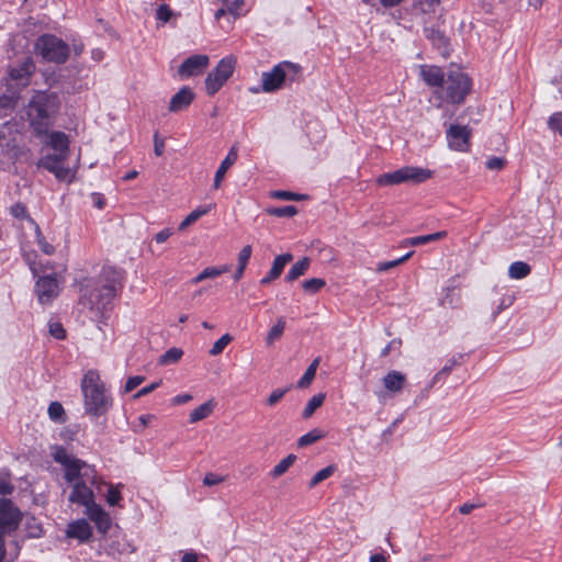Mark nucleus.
<instances>
[{"label":"nucleus","mask_w":562,"mask_h":562,"mask_svg":"<svg viewBox=\"0 0 562 562\" xmlns=\"http://www.w3.org/2000/svg\"><path fill=\"white\" fill-rule=\"evenodd\" d=\"M122 288V273L113 267H103L98 277L86 279L80 286L79 304L92 317H101Z\"/></svg>","instance_id":"1"},{"label":"nucleus","mask_w":562,"mask_h":562,"mask_svg":"<svg viewBox=\"0 0 562 562\" xmlns=\"http://www.w3.org/2000/svg\"><path fill=\"white\" fill-rule=\"evenodd\" d=\"M60 108V100L55 92L36 91L24 108L29 128L36 138L47 135L54 126Z\"/></svg>","instance_id":"2"},{"label":"nucleus","mask_w":562,"mask_h":562,"mask_svg":"<svg viewBox=\"0 0 562 562\" xmlns=\"http://www.w3.org/2000/svg\"><path fill=\"white\" fill-rule=\"evenodd\" d=\"M85 413L92 417L104 415L113 405V398L106 391L100 374L89 370L81 380Z\"/></svg>","instance_id":"3"},{"label":"nucleus","mask_w":562,"mask_h":562,"mask_svg":"<svg viewBox=\"0 0 562 562\" xmlns=\"http://www.w3.org/2000/svg\"><path fill=\"white\" fill-rule=\"evenodd\" d=\"M23 124L15 119L0 123V167L9 170L25 153L22 144Z\"/></svg>","instance_id":"4"},{"label":"nucleus","mask_w":562,"mask_h":562,"mask_svg":"<svg viewBox=\"0 0 562 562\" xmlns=\"http://www.w3.org/2000/svg\"><path fill=\"white\" fill-rule=\"evenodd\" d=\"M54 460L64 467V477L68 483L74 481L85 482L90 485H98L99 479L94 467L87 462L68 454L64 447L57 446L53 452Z\"/></svg>","instance_id":"5"},{"label":"nucleus","mask_w":562,"mask_h":562,"mask_svg":"<svg viewBox=\"0 0 562 562\" xmlns=\"http://www.w3.org/2000/svg\"><path fill=\"white\" fill-rule=\"evenodd\" d=\"M440 89V98L443 101L452 104H459L464 101L467 94L470 92L471 80L467 74L459 69L450 70Z\"/></svg>","instance_id":"6"},{"label":"nucleus","mask_w":562,"mask_h":562,"mask_svg":"<svg viewBox=\"0 0 562 562\" xmlns=\"http://www.w3.org/2000/svg\"><path fill=\"white\" fill-rule=\"evenodd\" d=\"M34 48L43 59L55 64H64L70 54L69 45L52 34L40 36L35 42Z\"/></svg>","instance_id":"7"},{"label":"nucleus","mask_w":562,"mask_h":562,"mask_svg":"<svg viewBox=\"0 0 562 562\" xmlns=\"http://www.w3.org/2000/svg\"><path fill=\"white\" fill-rule=\"evenodd\" d=\"M432 171L422 167L405 166L395 171L381 175L376 182L379 186H394L401 183L418 184L431 178Z\"/></svg>","instance_id":"8"},{"label":"nucleus","mask_w":562,"mask_h":562,"mask_svg":"<svg viewBox=\"0 0 562 562\" xmlns=\"http://www.w3.org/2000/svg\"><path fill=\"white\" fill-rule=\"evenodd\" d=\"M300 71V65L290 61H281L276 65L271 71L262 74V90L265 92H273L280 89L286 79L290 81L294 80Z\"/></svg>","instance_id":"9"},{"label":"nucleus","mask_w":562,"mask_h":562,"mask_svg":"<svg viewBox=\"0 0 562 562\" xmlns=\"http://www.w3.org/2000/svg\"><path fill=\"white\" fill-rule=\"evenodd\" d=\"M236 59L232 56L222 58L216 67L207 75L205 79L206 92L210 95L215 94L223 85L233 75Z\"/></svg>","instance_id":"10"},{"label":"nucleus","mask_w":562,"mask_h":562,"mask_svg":"<svg viewBox=\"0 0 562 562\" xmlns=\"http://www.w3.org/2000/svg\"><path fill=\"white\" fill-rule=\"evenodd\" d=\"M21 510L7 498H0V537L14 532L22 520Z\"/></svg>","instance_id":"11"},{"label":"nucleus","mask_w":562,"mask_h":562,"mask_svg":"<svg viewBox=\"0 0 562 562\" xmlns=\"http://www.w3.org/2000/svg\"><path fill=\"white\" fill-rule=\"evenodd\" d=\"M407 383L406 375L397 370H390L383 378L382 384L385 389L384 392H376L380 402H385L389 396H394L404 390Z\"/></svg>","instance_id":"12"},{"label":"nucleus","mask_w":562,"mask_h":562,"mask_svg":"<svg viewBox=\"0 0 562 562\" xmlns=\"http://www.w3.org/2000/svg\"><path fill=\"white\" fill-rule=\"evenodd\" d=\"M67 157L64 154H47L40 159L38 167L54 173L58 180H66L70 176V169L65 166Z\"/></svg>","instance_id":"13"},{"label":"nucleus","mask_w":562,"mask_h":562,"mask_svg":"<svg viewBox=\"0 0 562 562\" xmlns=\"http://www.w3.org/2000/svg\"><path fill=\"white\" fill-rule=\"evenodd\" d=\"M209 63L210 59L206 55H192L179 66L178 75L182 79L199 76L206 69Z\"/></svg>","instance_id":"14"},{"label":"nucleus","mask_w":562,"mask_h":562,"mask_svg":"<svg viewBox=\"0 0 562 562\" xmlns=\"http://www.w3.org/2000/svg\"><path fill=\"white\" fill-rule=\"evenodd\" d=\"M35 293L40 303L46 304L52 302L59 293V285L54 276L41 277L35 284Z\"/></svg>","instance_id":"15"},{"label":"nucleus","mask_w":562,"mask_h":562,"mask_svg":"<svg viewBox=\"0 0 562 562\" xmlns=\"http://www.w3.org/2000/svg\"><path fill=\"white\" fill-rule=\"evenodd\" d=\"M471 135V131L467 126H462L459 124L450 125L447 131V139L449 146L456 150H467L469 147V138Z\"/></svg>","instance_id":"16"},{"label":"nucleus","mask_w":562,"mask_h":562,"mask_svg":"<svg viewBox=\"0 0 562 562\" xmlns=\"http://www.w3.org/2000/svg\"><path fill=\"white\" fill-rule=\"evenodd\" d=\"M85 507V514L95 524L98 531L105 533L111 527L109 514L94 501Z\"/></svg>","instance_id":"17"},{"label":"nucleus","mask_w":562,"mask_h":562,"mask_svg":"<svg viewBox=\"0 0 562 562\" xmlns=\"http://www.w3.org/2000/svg\"><path fill=\"white\" fill-rule=\"evenodd\" d=\"M71 484L72 491L68 497L70 503L86 506L94 501V494L87 483L74 481Z\"/></svg>","instance_id":"18"},{"label":"nucleus","mask_w":562,"mask_h":562,"mask_svg":"<svg viewBox=\"0 0 562 562\" xmlns=\"http://www.w3.org/2000/svg\"><path fill=\"white\" fill-rule=\"evenodd\" d=\"M41 139H43L46 145L56 150V154H64V156H68L69 139L64 132L48 131L47 135H44Z\"/></svg>","instance_id":"19"},{"label":"nucleus","mask_w":562,"mask_h":562,"mask_svg":"<svg viewBox=\"0 0 562 562\" xmlns=\"http://www.w3.org/2000/svg\"><path fill=\"white\" fill-rule=\"evenodd\" d=\"M34 68L35 66L32 59L24 58L18 66L10 68L9 76L12 80L25 86L30 76L33 74Z\"/></svg>","instance_id":"20"},{"label":"nucleus","mask_w":562,"mask_h":562,"mask_svg":"<svg viewBox=\"0 0 562 562\" xmlns=\"http://www.w3.org/2000/svg\"><path fill=\"white\" fill-rule=\"evenodd\" d=\"M194 93L189 87L181 88L170 100L169 111L180 112L186 110L193 101Z\"/></svg>","instance_id":"21"},{"label":"nucleus","mask_w":562,"mask_h":562,"mask_svg":"<svg viewBox=\"0 0 562 562\" xmlns=\"http://www.w3.org/2000/svg\"><path fill=\"white\" fill-rule=\"evenodd\" d=\"M66 533L67 537L75 538L83 542L92 537V528L86 519H78L68 524Z\"/></svg>","instance_id":"22"},{"label":"nucleus","mask_w":562,"mask_h":562,"mask_svg":"<svg viewBox=\"0 0 562 562\" xmlns=\"http://www.w3.org/2000/svg\"><path fill=\"white\" fill-rule=\"evenodd\" d=\"M292 259H293V256L290 252L277 256L274 258V260L272 262V267L269 270V272L267 273V276L260 280V284L267 285L270 282H272L273 280L278 279L281 276L286 263L292 261Z\"/></svg>","instance_id":"23"},{"label":"nucleus","mask_w":562,"mask_h":562,"mask_svg":"<svg viewBox=\"0 0 562 562\" xmlns=\"http://www.w3.org/2000/svg\"><path fill=\"white\" fill-rule=\"evenodd\" d=\"M420 76L427 85L436 88H441L446 80L441 69L437 66H420Z\"/></svg>","instance_id":"24"},{"label":"nucleus","mask_w":562,"mask_h":562,"mask_svg":"<svg viewBox=\"0 0 562 562\" xmlns=\"http://www.w3.org/2000/svg\"><path fill=\"white\" fill-rule=\"evenodd\" d=\"M237 160V151L235 148H231L226 157L222 160L218 169L215 172L214 177V189H218L221 187L222 180L224 179L227 170L236 162Z\"/></svg>","instance_id":"25"},{"label":"nucleus","mask_w":562,"mask_h":562,"mask_svg":"<svg viewBox=\"0 0 562 562\" xmlns=\"http://www.w3.org/2000/svg\"><path fill=\"white\" fill-rule=\"evenodd\" d=\"M446 235H447V233L445 231H441V232H437L434 234L411 237V238L404 239L402 241L401 246H403V247L404 246H420V245H425L430 241L439 240V239L443 238Z\"/></svg>","instance_id":"26"},{"label":"nucleus","mask_w":562,"mask_h":562,"mask_svg":"<svg viewBox=\"0 0 562 562\" xmlns=\"http://www.w3.org/2000/svg\"><path fill=\"white\" fill-rule=\"evenodd\" d=\"M310 265L311 260L307 257H304L297 262H295L286 273L285 281L293 282L297 280L301 276H304L305 272L308 270Z\"/></svg>","instance_id":"27"},{"label":"nucleus","mask_w":562,"mask_h":562,"mask_svg":"<svg viewBox=\"0 0 562 562\" xmlns=\"http://www.w3.org/2000/svg\"><path fill=\"white\" fill-rule=\"evenodd\" d=\"M214 407H215V403L212 400L198 406L190 413V416H189L190 423H192V424L198 423V422L206 418L207 416H210L212 414Z\"/></svg>","instance_id":"28"},{"label":"nucleus","mask_w":562,"mask_h":562,"mask_svg":"<svg viewBox=\"0 0 562 562\" xmlns=\"http://www.w3.org/2000/svg\"><path fill=\"white\" fill-rule=\"evenodd\" d=\"M231 266L228 265H224L222 267H207L192 279V283H199L205 279L220 277L221 274L228 272Z\"/></svg>","instance_id":"29"},{"label":"nucleus","mask_w":562,"mask_h":562,"mask_svg":"<svg viewBox=\"0 0 562 562\" xmlns=\"http://www.w3.org/2000/svg\"><path fill=\"white\" fill-rule=\"evenodd\" d=\"M19 95L15 92L0 95V117L11 113L18 104Z\"/></svg>","instance_id":"30"},{"label":"nucleus","mask_w":562,"mask_h":562,"mask_svg":"<svg viewBox=\"0 0 562 562\" xmlns=\"http://www.w3.org/2000/svg\"><path fill=\"white\" fill-rule=\"evenodd\" d=\"M319 362H321V358L319 357L315 358L311 362V364L307 367V369L304 372V374L302 375V378L297 381L296 386L299 389H305V387L311 385V383L315 379L316 370H317V368L319 366Z\"/></svg>","instance_id":"31"},{"label":"nucleus","mask_w":562,"mask_h":562,"mask_svg":"<svg viewBox=\"0 0 562 562\" xmlns=\"http://www.w3.org/2000/svg\"><path fill=\"white\" fill-rule=\"evenodd\" d=\"M531 268L524 261H515L508 268V276L510 279L519 280L530 274Z\"/></svg>","instance_id":"32"},{"label":"nucleus","mask_w":562,"mask_h":562,"mask_svg":"<svg viewBox=\"0 0 562 562\" xmlns=\"http://www.w3.org/2000/svg\"><path fill=\"white\" fill-rule=\"evenodd\" d=\"M211 210V205L200 206L193 210L179 225L180 231H184L187 227L196 222L201 216L207 214Z\"/></svg>","instance_id":"33"},{"label":"nucleus","mask_w":562,"mask_h":562,"mask_svg":"<svg viewBox=\"0 0 562 562\" xmlns=\"http://www.w3.org/2000/svg\"><path fill=\"white\" fill-rule=\"evenodd\" d=\"M326 395L324 393H318L314 395L306 404L305 408L303 409L302 417L307 419L312 417V415L315 413L317 408H319L324 401Z\"/></svg>","instance_id":"34"},{"label":"nucleus","mask_w":562,"mask_h":562,"mask_svg":"<svg viewBox=\"0 0 562 562\" xmlns=\"http://www.w3.org/2000/svg\"><path fill=\"white\" fill-rule=\"evenodd\" d=\"M285 328V318L283 316L279 317L277 323L270 328L266 342L267 345H272L276 340L280 339L283 335Z\"/></svg>","instance_id":"35"},{"label":"nucleus","mask_w":562,"mask_h":562,"mask_svg":"<svg viewBox=\"0 0 562 562\" xmlns=\"http://www.w3.org/2000/svg\"><path fill=\"white\" fill-rule=\"evenodd\" d=\"M325 437V432L322 431L321 429H312L311 431H308L307 434L303 435L302 437L299 438L297 440V446L299 447H306L308 445H312L318 440H321L322 438Z\"/></svg>","instance_id":"36"},{"label":"nucleus","mask_w":562,"mask_h":562,"mask_svg":"<svg viewBox=\"0 0 562 562\" xmlns=\"http://www.w3.org/2000/svg\"><path fill=\"white\" fill-rule=\"evenodd\" d=\"M296 460V457L294 454H289L284 459H282L278 464L274 465V468L271 471L272 477H279L282 474H284L289 468L294 463Z\"/></svg>","instance_id":"37"},{"label":"nucleus","mask_w":562,"mask_h":562,"mask_svg":"<svg viewBox=\"0 0 562 562\" xmlns=\"http://www.w3.org/2000/svg\"><path fill=\"white\" fill-rule=\"evenodd\" d=\"M182 355V349L176 347L170 348L160 356L159 363L164 366L176 363L181 359Z\"/></svg>","instance_id":"38"},{"label":"nucleus","mask_w":562,"mask_h":562,"mask_svg":"<svg viewBox=\"0 0 562 562\" xmlns=\"http://www.w3.org/2000/svg\"><path fill=\"white\" fill-rule=\"evenodd\" d=\"M335 470H336V465L330 464V465H327L326 468L319 470L318 472H316L310 481V484H308L310 487L313 488L316 485H318L321 482H323L326 479H328L329 476H331L333 473L335 472Z\"/></svg>","instance_id":"39"},{"label":"nucleus","mask_w":562,"mask_h":562,"mask_svg":"<svg viewBox=\"0 0 562 562\" xmlns=\"http://www.w3.org/2000/svg\"><path fill=\"white\" fill-rule=\"evenodd\" d=\"M267 213L277 217H292L297 214V209L294 205H285L280 207H270Z\"/></svg>","instance_id":"40"},{"label":"nucleus","mask_w":562,"mask_h":562,"mask_svg":"<svg viewBox=\"0 0 562 562\" xmlns=\"http://www.w3.org/2000/svg\"><path fill=\"white\" fill-rule=\"evenodd\" d=\"M325 285H326V282L322 278H312V279L305 280L302 283V288L307 293H316L321 289H323Z\"/></svg>","instance_id":"41"},{"label":"nucleus","mask_w":562,"mask_h":562,"mask_svg":"<svg viewBox=\"0 0 562 562\" xmlns=\"http://www.w3.org/2000/svg\"><path fill=\"white\" fill-rule=\"evenodd\" d=\"M48 416L54 422H63L65 409L59 402H52L48 406Z\"/></svg>","instance_id":"42"},{"label":"nucleus","mask_w":562,"mask_h":562,"mask_svg":"<svg viewBox=\"0 0 562 562\" xmlns=\"http://www.w3.org/2000/svg\"><path fill=\"white\" fill-rule=\"evenodd\" d=\"M270 195L274 199L283 200V201H301L305 198L303 194L294 193L291 191L284 190H276L270 193Z\"/></svg>","instance_id":"43"},{"label":"nucleus","mask_w":562,"mask_h":562,"mask_svg":"<svg viewBox=\"0 0 562 562\" xmlns=\"http://www.w3.org/2000/svg\"><path fill=\"white\" fill-rule=\"evenodd\" d=\"M232 341V336L229 334L223 335L220 339H217L212 348L210 349L211 356H217L223 352L226 346Z\"/></svg>","instance_id":"44"},{"label":"nucleus","mask_w":562,"mask_h":562,"mask_svg":"<svg viewBox=\"0 0 562 562\" xmlns=\"http://www.w3.org/2000/svg\"><path fill=\"white\" fill-rule=\"evenodd\" d=\"M413 254H414V251H409L398 259L381 262L378 265V271L383 272V271H387L392 268H395V267L400 266L401 263L405 262L407 259H409Z\"/></svg>","instance_id":"45"},{"label":"nucleus","mask_w":562,"mask_h":562,"mask_svg":"<svg viewBox=\"0 0 562 562\" xmlns=\"http://www.w3.org/2000/svg\"><path fill=\"white\" fill-rule=\"evenodd\" d=\"M10 214L18 218V220H29V221H32V218L30 217L29 213H27V209L26 206L21 203V202H18V203H14L11 207H10Z\"/></svg>","instance_id":"46"},{"label":"nucleus","mask_w":562,"mask_h":562,"mask_svg":"<svg viewBox=\"0 0 562 562\" xmlns=\"http://www.w3.org/2000/svg\"><path fill=\"white\" fill-rule=\"evenodd\" d=\"M291 386H288L285 389H277L270 393V395L267 398V405L272 407L277 405L283 396L290 391Z\"/></svg>","instance_id":"47"},{"label":"nucleus","mask_w":562,"mask_h":562,"mask_svg":"<svg viewBox=\"0 0 562 562\" xmlns=\"http://www.w3.org/2000/svg\"><path fill=\"white\" fill-rule=\"evenodd\" d=\"M119 486H122L119 484L117 486L109 485L108 494H106V502L110 506L119 505L120 501L122 499L121 492L119 490Z\"/></svg>","instance_id":"48"},{"label":"nucleus","mask_w":562,"mask_h":562,"mask_svg":"<svg viewBox=\"0 0 562 562\" xmlns=\"http://www.w3.org/2000/svg\"><path fill=\"white\" fill-rule=\"evenodd\" d=\"M549 127L562 136V112L553 113L548 121Z\"/></svg>","instance_id":"49"},{"label":"nucleus","mask_w":562,"mask_h":562,"mask_svg":"<svg viewBox=\"0 0 562 562\" xmlns=\"http://www.w3.org/2000/svg\"><path fill=\"white\" fill-rule=\"evenodd\" d=\"M49 334L56 339H64L66 337V330L63 325L58 322H50L48 324Z\"/></svg>","instance_id":"50"},{"label":"nucleus","mask_w":562,"mask_h":562,"mask_svg":"<svg viewBox=\"0 0 562 562\" xmlns=\"http://www.w3.org/2000/svg\"><path fill=\"white\" fill-rule=\"evenodd\" d=\"M251 252H252V249H251L250 245L244 246L238 254V258H237L238 266L246 268L247 263L251 257Z\"/></svg>","instance_id":"51"},{"label":"nucleus","mask_w":562,"mask_h":562,"mask_svg":"<svg viewBox=\"0 0 562 562\" xmlns=\"http://www.w3.org/2000/svg\"><path fill=\"white\" fill-rule=\"evenodd\" d=\"M171 16H172V11L168 4H160L158 7V9L156 11L157 20L166 23L170 20Z\"/></svg>","instance_id":"52"},{"label":"nucleus","mask_w":562,"mask_h":562,"mask_svg":"<svg viewBox=\"0 0 562 562\" xmlns=\"http://www.w3.org/2000/svg\"><path fill=\"white\" fill-rule=\"evenodd\" d=\"M144 380H145V376H143V375H135V376L128 378V380L126 381L125 386H124V393H130L131 391L136 389L138 385H140L144 382Z\"/></svg>","instance_id":"53"},{"label":"nucleus","mask_w":562,"mask_h":562,"mask_svg":"<svg viewBox=\"0 0 562 562\" xmlns=\"http://www.w3.org/2000/svg\"><path fill=\"white\" fill-rule=\"evenodd\" d=\"M36 233H37L36 234V236H37V244H38L41 250L44 254H46V255H52L55 251L54 246L45 240V238L42 236V234H41L38 228L36 229Z\"/></svg>","instance_id":"54"},{"label":"nucleus","mask_w":562,"mask_h":562,"mask_svg":"<svg viewBox=\"0 0 562 562\" xmlns=\"http://www.w3.org/2000/svg\"><path fill=\"white\" fill-rule=\"evenodd\" d=\"M428 37L434 43L438 44L439 47L442 46L443 48H446L448 46V38L439 31L431 30Z\"/></svg>","instance_id":"55"},{"label":"nucleus","mask_w":562,"mask_h":562,"mask_svg":"<svg viewBox=\"0 0 562 562\" xmlns=\"http://www.w3.org/2000/svg\"><path fill=\"white\" fill-rule=\"evenodd\" d=\"M223 3L231 14L238 15V11L244 4V0H223Z\"/></svg>","instance_id":"56"},{"label":"nucleus","mask_w":562,"mask_h":562,"mask_svg":"<svg viewBox=\"0 0 562 562\" xmlns=\"http://www.w3.org/2000/svg\"><path fill=\"white\" fill-rule=\"evenodd\" d=\"M506 160L502 157H491L486 161V168L490 170H501L505 167Z\"/></svg>","instance_id":"57"},{"label":"nucleus","mask_w":562,"mask_h":562,"mask_svg":"<svg viewBox=\"0 0 562 562\" xmlns=\"http://www.w3.org/2000/svg\"><path fill=\"white\" fill-rule=\"evenodd\" d=\"M90 198H91V202H92L93 206H95L99 210L104 209L105 198L102 193L93 192V193H91Z\"/></svg>","instance_id":"58"},{"label":"nucleus","mask_w":562,"mask_h":562,"mask_svg":"<svg viewBox=\"0 0 562 562\" xmlns=\"http://www.w3.org/2000/svg\"><path fill=\"white\" fill-rule=\"evenodd\" d=\"M402 345V341L400 339H393L391 340L382 350H381V357H386L390 355L392 350L398 349Z\"/></svg>","instance_id":"59"},{"label":"nucleus","mask_w":562,"mask_h":562,"mask_svg":"<svg viewBox=\"0 0 562 562\" xmlns=\"http://www.w3.org/2000/svg\"><path fill=\"white\" fill-rule=\"evenodd\" d=\"M160 382H154L143 389H140L137 393L133 395L134 398H139L142 396H145L156 390L159 386Z\"/></svg>","instance_id":"60"},{"label":"nucleus","mask_w":562,"mask_h":562,"mask_svg":"<svg viewBox=\"0 0 562 562\" xmlns=\"http://www.w3.org/2000/svg\"><path fill=\"white\" fill-rule=\"evenodd\" d=\"M154 151L156 156H161L165 151V140L158 137V134H155L154 137Z\"/></svg>","instance_id":"61"},{"label":"nucleus","mask_w":562,"mask_h":562,"mask_svg":"<svg viewBox=\"0 0 562 562\" xmlns=\"http://www.w3.org/2000/svg\"><path fill=\"white\" fill-rule=\"evenodd\" d=\"M222 481H223V479L214 473H207L203 479V483L206 486L216 485V484L221 483Z\"/></svg>","instance_id":"62"},{"label":"nucleus","mask_w":562,"mask_h":562,"mask_svg":"<svg viewBox=\"0 0 562 562\" xmlns=\"http://www.w3.org/2000/svg\"><path fill=\"white\" fill-rule=\"evenodd\" d=\"M13 490L14 487L9 481L0 479V495H9Z\"/></svg>","instance_id":"63"},{"label":"nucleus","mask_w":562,"mask_h":562,"mask_svg":"<svg viewBox=\"0 0 562 562\" xmlns=\"http://www.w3.org/2000/svg\"><path fill=\"white\" fill-rule=\"evenodd\" d=\"M171 235L172 231L170 228H165L155 235V240L158 244H161L165 243Z\"/></svg>","instance_id":"64"}]
</instances>
